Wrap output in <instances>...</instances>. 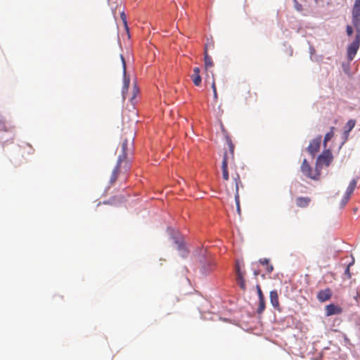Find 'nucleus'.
Returning a JSON list of instances; mask_svg holds the SVG:
<instances>
[{
    "label": "nucleus",
    "mask_w": 360,
    "mask_h": 360,
    "mask_svg": "<svg viewBox=\"0 0 360 360\" xmlns=\"http://www.w3.org/2000/svg\"><path fill=\"white\" fill-rule=\"evenodd\" d=\"M256 289H257L259 300L264 299L263 292H262L260 285L259 284H257L256 285Z\"/></svg>",
    "instance_id": "27"
},
{
    "label": "nucleus",
    "mask_w": 360,
    "mask_h": 360,
    "mask_svg": "<svg viewBox=\"0 0 360 360\" xmlns=\"http://www.w3.org/2000/svg\"><path fill=\"white\" fill-rule=\"evenodd\" d=\"M200 68H193V72L191 75V79H192L193 84L196 86H199L201 84L202 79L200 75Z\"/></svg>",
    "instance_id": "15"
},
{
    "label": "nucleus",
    "mask_w": 360,
    "mask_h": 360,
    "mask_svg": "<svg viewBox=\"0 0 360 360\" xmlns=\"http://www.w3.org/2000/svg\"><path fill=\"white\" fill-rule=\"evenodd\" d=\"M356 184H357V182H356V179H352L350 181L349 186L347 187V191L345 193V196L344 199L342 200V206H345L347 204L352 193L354 192V191L356 186Z\"/></svg>",
    "instance_id": "10"
},
{
    "label": "nucleus",
    "mask_w": 360,
    "mask_h": 360,
    "mask_svg": "<svg viewBox=\"0 0 360 360\" xmlns=\"http://www.w3.org/2000/svg\"><path fill=\"white\" fill-rule=\"evenodd\" d=\"M346 32L348 36H352L353 34V29L351 25H347Z\"/></svg>",
    "instance_id": "29"
},
{
    "label": "nucleus",
    "mask_w": 360,
    "mask_h": 360,
    "mask_svg": "<svg viewBox=\"0 0 360 360\" xmlns=\"http://www.w3.org/2000/svg\"><path fill=\"white\" fill-rule=\"evenodd\" d=\"M319 0H315L316 2H318Z\"/></svg>",
    "instance_id": "35"
},
{
    "label": "nucleus",
    "mask_w": 360,
    "mask_h": 360,
    "mask_svg": "<svg viewBox=\"0 0 360 360\" xmlns=\"http://www.w3.org/2000/svg\"><path fill=\"white\" fill-rule=\"evenodd\" d=\"M326 316H330L335 314H340L342 313V309L340 307L335 305L334 304H330L326 306Z\"/></svg>",
    "instance_id": "11"
},
{
    "label": "nucleus",
    "mask_w": 360,
    "mask_h": 360,
    "mask_svg": "<svg viewBox=\"0 0 360 360\" xmlns=\"http://www.w3.org/2000/svg\"><path fill=\"white\" fill-rule=\"evenodd\" d=\"M3 122H3L2 119H1V118H0V124H1V123H3Z\"/></svg>",
    "instance_id": "34"
},
{
    "label": "nucleus",
    "mask_w": 360,
    "mask_h": 360,
    "mask_svg": "<svg viewBox=\"0 0 360 360\" xmlns=\"http://www.w3.org/2000/svg\"><path fill=\"white\" fill-rule=\"evenodd\" d=\"M123 166H124L123 162H120L119 161H117L116 166L115 167L114 169L112 170V174H111V176L109 182H110V185H113L115 183L119 174H120L121 173H125L127 172L124 169Z\"/></svg>",
    "instance_id": "8"
},
{
    "label": "nucleus",
    "mask_w": 360,
    "mask_h": 360,
    "mask_svg": "<svg viewBox=\"0 0 360 360\" xmlns=\"http://www.w3.org/2000/svg\"><path fill=\"white\" fill-rule=\"evenodd\" d=\"M360 45V32H357L354 41L347 47V56L349 62H351L359 48Z\"/></svg>",
    "instance_id": "4"
},
{
    "label": "nucleus",
    "mask_w": 360,
    "mask_h": 360,
    "mask_svg": "<svg viewBox=\"0 0 360 360\" xmlns=\"http://www.w3.org/2000/svg\"><path fill=\"white\" fill-rule=\"evenodd\" d=\"M257 98V95L256 92L251 91L250 89H249L244 95V98L248 102L256 101Z\"/></svg>",
    "instance_id": "22"
},
{
    "label": "nucleus",
    "mask_w": 360,
    "mask_h": 360,
    "mask_svg": "<svg viewBox=\"0 0 360 360\" xmlns=\"http://www.w3.org/2000/svg\"><path fill=\"white\" fill-rule=\"evenodd\" d=\"M259 271H257V270L254 271V275L255 277H257L259 275Z\"/></svg>",
    "instance_id": "33"
},
{
    "label": "nucleus",
    "mask_w": 360,
    "mask_h": 360,
    "mask_svg": "<svg viewBox=\"0 0 360 360\" xmlns=\"http://www.w3.org/2000/svg\"><path fill=\"white\" fill-rule=\"evenodd\" d=\"M311 202V198L309 197H297L295 199V204L298 207L305 208L308 207Z\"/></svg>",
    "instance_id": "16"
},
{
    "label": "nucleus",
    "mask_w": 360,
    "mask_h": 360,
    "mask_svg": "<svg viewBox=\"0 0 360 360\" xmlns=\"http://www.w3.org/2000/svg\"><path fill=\"white\" fill-rule=\"evenodd\" d=\"M351 264H349L347 268L345 269V274L347 276V278H351V274H350V271H349V266H350Z\"/></svg>",
    "instance_id": "30"
},
{
    "label": "nucleus",
    "mask_w": 360,
    "mask_h": 360,
    "mask_svg": "<svg viewBox=\"0 0 360 360\" xmlns=\"http://www.w3.org/2000/svg\"><path fill=\"white\" fill-rule=\"evenodd\" d=\"M331 296V290L329 288H326L319 292L317 295V298L320 302H323L330 300Z\"/></svg>",
    "instance_id": "14"
},
{
    "label": "nucleus",
    "mask_w": 360,
    "mask_h": 360,
    "mask_svg": "<svg viewBox=\"0 0 360 360\" xmlns=\"http://www.w3.org/2000/svg\"><path fill=\"white\" fill-rule=\"evenodd\" d=\"M204 61H205V70H209L214 66V63L212 61V58L207 53V47L205 46L204 51Z\"/></svg>",
    "instance_id": "17"
},
{
    "label": "nucleus",
    "mask_w": 360,
    "mask_h": 360,
    "mask_svg": "<svg viewBox=\"0 0 360 360\" xmlns=\"http://www.w3.org/2000/svg\"><path fill=\"white\" fill-rule=\"evenodd\" d=\"M265 307H266L265 300L264 299L259 300V305H258V307L257 309V314H262L265 309Z\"/></svg>",
    "instance_id": "24"
},
{
    "label": "nucleus",
    "mask_w": 360,
    "mask_h": 360,
    "mask_svg": "<svg viewBox=\"0 0 360 360\" xmlns=\"http://www.w3.org/2000/svg\"><path fill=\"white\" fill-rule=\"evenodd\" d=\"M259 262L266 266V271L268 274H271L274 271V266L269 263V259L266 258L260 259Z\"/></svg>",
    "instance_id": "20"
},
{
    "label": "nucleus",
    "mask_w": 360,
    "mask_h": 360,
    "mask_svg": "<svg viewBox=\"0 0 360 360\" xmlns=\"http://www.w3.org/2000/svg\"><path fill=\"white\" fill-rule=\"evenodd\" d=\"M352 23L356 32H360V0H355L352 10Z\"/></svg>",
    "instance_id": "5"
},
{
    "label": "nucleus",
    "mask_w": 360,
    "mask_h": 360,
    "mask_svg": "<svg viewBox=\"0 0 360 360\" xmlns=\"http://www.w3.org/2000/svg\"><path fill=\"white\" fill-rule=\"evenodd\" d=\"M355 300H356L357 302H359V301H360V287H359V288H358V289H357L356 296L355 297Z\"/></svg>",
    "instance_id": "31"
},
{
    "label": "nucleus",
    "mask_w": 360,
    "mask_h": 360,
    "mask_svg": "<svg viewBox=\"0 0 360 360\" xmlns=\"http://www.w3.org/2000/svg\"><path fill=\"white\" fill-rule=\"evenodd\" d=\"M226 143L228 144L229 150V153H228V155L229 158V161L230 160L233 161V158H234V156H233L234 145L232 143L231 138L228 136H226Z\"/></svg>",
    "instance_id": "19"
},
{
    "label": "nucleus",
    "mask_w": 360,
    "mask_h": 360,
    "mask_svg": "<svg viewBox=\"0 0 360 360\" xmlns=\"http://www.w3.org/2000/svg\"><path fill=\"white\" fill-rule=\"evenodd\" d=\"M229 162V158L228 155V153L226 152L223 157V160L221 163V169H222V176L224 181H228L229 179V170H228V164Z\"/></svg>",
    "instance_id": "9"
},
{
    "label": "nucleus",
    "mask_w": 360,
    "mask_h": 360,
    "mask_svg": "<svg viewBox=\"0 0 360 360\" xmlns=\"http://www.w3.org/2000/svg\"><path fill=\"white\" fill-rule=\"evenodd\" d=\"M301 171L306 176L314 180H318L321 174L320 170L318 169V166L316 165L315 169H312L306 159L302 162Z\"/></svg>",
    "instance_id": "2"
},
{
    "label": "nucleus",
    "mask_w": 360,
    "mask_h": 360,
    "mask_svg": "<svg viewBox=\"0 0 360 360\" xmlns=\"http://www.w3.org/2000/svg\"><path fill=\"white\" fill-rule=\"evenodd\" d=\"M122 153L119 155L117 161L120 162L124 163V169L125 171H129L130 169V162L128 159V153L129 151V142L127 140H124L122 143Z\"/></svg>",
    "instance_id": "3"
},
{
    "label": "nucleus",
    "mask_w": 360,
    "mask_h": 360,
    "mask_svg": "<svg viewBox=\"0 0 360 360\" xmlns=\"http://www.w3.org/2000/svg\"><path fill=\"white\" fill-rule=\"evenodd\" d=\"M212 89L213 90L214 99L215 101H217V98H218V96H217V87H216L215 79H214V77H213L212 82Z\"/></svg>",
    "instance_id": "25"
},
{
    "label": "nucleus",
    "mask_w": 360,
    "mask_h": 360,
    "mask_svg": "<svg viewBox=\"0 0 360 360\" xmlns=\"http://www.w3.org/2000/svg\"><path fill=\"white\" fill-rule=\"evenodd\" d=\"M270 302L274 308L276 310L280 311V303H279V299H278V293L276 290H271L270 292Z\"/></svg>",
    "instance_id": "12"
},
{
    "label": "nucleus",
    "mask_w": 360,
    "mask_h": 360,
    "mask_svg": "<svg viewBox=\"0 0 360 360\" xmlns=\"http://www.w3.org/2000/svg\"><path fill=\"white\" fill-rule=\"evenodd\" d=\"M120 17H121V18H122V20L123 21V23L124 25V27H125L127 32H129V27L127 26V17H126L125 13L124 12H122L121 15H120Z\"/></svg>",
    "instance_id": "26"
},
{
    "label": "nucleus",
    "mask_w": 360,
    "mask_h": 360,
    "mask_svg": "<svg viewBox=\"0 0 360 360\" xmlns=\"http://www.w3.org/2000/svg\"><path fill=\"white\" fill-rule=\"evenodd\" d=\"M295 8L297 11H301L302 10V6L299 4L297 0H293Z\"/></svg>",
    "instance_id": "28"
},
{
    "label": "nucleus",
    "mask_w": 360,
    "mask_h": 360,
    "mask_svg": "<svg viewBox=\"0 0 360 360\" xmlns=\"http://www.w3.org/2000/svg\"><path fill=\"white\" fill-rule=\"evenodd\" d=\"M238 271H240V267L238 262H237L236 265V275L238 274Z\"/></svg>",
    "instance_id": "32"
},
{
    "label": "nucleus",
    "mask_w": 360,
    "mask_h": 360,
    "mask_svg": "<svg viewBox=\"0 0 360 360\" xmlns=\"http://www.w3.org/2000/svg\"><path fill=\"white\" fill-rule=\"evenodd\" d=\"M245 274L241 271H238V274L236 275V281L240 288L245 291L246 290L245 281L244 278Z\"/></svg>",
    "instance_id": "18"
},
{
    "label": "nucleus",
    "mask_w": 360,
    "mask_h": 360,
    "mask_svg": "<svg viewBox=\"0 0 360 360\" xmlns=\"http://www.w3.org/2000/svg\"><path fill=\"white\" fill-rule=\"evenodd\" d=\"M232 179L233 181L230 185L226 186V191L229 194H234V198L236 204V210L237 212L240 214L241 210L238 194L239 184H241L240 175L238 173H236L234 175H232Z\"/></svg>",
    "instance_id": "1"
},
{
    "label": "nucleus",
    "mask_w": 360,
    "mask_h": 360,
    "mask_svg": "<svg viewBox=\"0 0 360 360\" xmlns=\"http://www.w3.org/2000/svg\"><path fill=\"white\" fill-rule=\"evenodd\" d=\"M335 127H330V131L326 133L325 135L324 139H323V146L324 148H326L327 142L329 141L335 134Z\"/></svg>",
    "instance_id": "23"
},
{
    "label": "nucleus",
    "mask_w": 360,
    "mask_h": 360,
    "mask_svg": "<svg viewBox=\"0 0 360 360\" xmlns=\"http://www.w3.org/2000/svg\"><path fill=\"white\" fill-rule=\"evenodd\" d=\"M356 124V120H349L346 123L345 126V130L343 133V138H344V142H345L349 136V132L354 129Z\"/></svg>",
    "instance_id": "13"
},
{
    "label": "nucleus",
    "mask_w": 360,
    "mask_h": 360,
    "mask_svg": "<svg viewBox=\"0 0 360 360\" xmlns=\"http://www.w3.org/2000/svg\"><path fill=\"white\" fill-rule=\"evenodd\" d=\"M321 142V136H319L311 140L309 143V146L307 150L309 154H311L313 157L316 155V154L319 152L320 149V145Z\"/></svg>",
    "instance_id": "7"
},
{
    "label": "nucleus",
    "mask_w": 360,
    "mask_h": 360,
    "mask_svg": "<svg viewBox=\"0 0 360 360\" xmlns=\"http://www.w3.org/2000/svg\"><path fill=\"white\" fill-rule=\"evenodd\" d=\"M122 65H123V72H124V86H123V91L124 90H127L129 85V78L126 77V64L124 62V59L122 56H121Z\"/></svg>",
    "instance_id": "21"
},
{
    "label": "nucleus",
    "mask_w": 360,
    "mask_h": 360,
    "mask_svg": "<svg viewBox=\"0 0 360 360\" xmlns=\"http://www.w3.org/2000/svg\"><path fill=\"white\" fill-rule=\"evenodd\" d=\"M333 155L330 150H325L317 158L316 165L328 166L332 160Z\"/></svg>",
    "instance_id": "6"
}]
</instances>
